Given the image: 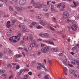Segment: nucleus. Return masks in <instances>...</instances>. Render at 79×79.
<instances>
[{
	"mask_svg": "<svg viewBox=\"0 0 79 79\" xmlns=\"http://www.w3.org/2000/svg\"><path fill=\"white\" fill-rule=\"evenodd\" d=\"M62 63H63L64 65L66 66L67 64H68V62H67V60H63L62 61Z\"/></svg>",
	"mask_w": 79,
	"mask_h": 79,
	"instance_id": "4468645a",
	"label": "nucleus"
},
{
	"mask_svg": "<svg viewBox=\"0 0 79 79\" xmlns=\"http://www.w3.org/2000/svg\"><path fill=\"white\" fill-rule=\"evenodd\" d=\"M16 21V20H13L12 21V25H14L15 24V22Z\"/></svg>",
	"mask_w": 79,
	"mask_h": 79,
	"instance_id": "aec40b11",
	"label": "nucleus"
},
{
	"mask_svg": "<svg viewBox=\"0 0 79 79\" xmlns=\"http://www.w3.org/2000/svg\"><path fill=\"white\" fill-rule=\"evenodd\" d=\"M48 50H49V48L47 47L43 48L41 49V51L43 53H46Z\"/></svg>",
	"mask_w": 79,
	"mask_h": 79,
	"instance_id": "39448f33",
	"label": "nucleus"
},
{
	"mask_svg": "<svg viewBox=\"0 0 79 79\" xmlns=\"http://www.w3.org/2000/svg\"><path fill=\"white\" fill-rule=\"evenodd\" d=\"M17 12H16V11H15L14 12V14H14V16H15V15H16V14H17Z\"/></svg>",
	"mask_w": 79,
	"mask_h": 79,
	"instance_id": "e2e57ef3",
	"label": "nucleus"
},
{
	"mask_svg": "<svg viewBox=\"0 0 79 79\" xmlns=\"http://www.w3.org/2000/svg\"><path fill=\"white\" fill-rule=\"evenodd\" d=\"M5 72V70H3L1 72V74H3V73H4Z\"/></svg>",
	"mask_w": 79,
	"mask_h": 79,
	"instance_id": "c03bdc74",
	"label": "nucleus"
},
{
	"mask_svg": "<svg viewBox=\"0 0 79 79\" xmlns=\"http://www.w3.org/2000/svg\"><path fill=\"white\" fill-rule=\"evenodd\" d=\"M31 4H32L34 6H35V7L36 8L40 9V8H42V4H41L40 2L37 3H35L34 0H32L31 1Z\"/></svg>",
	"mask_w": 79,
	"mask_h": 79,
	"instance_id": "7ed1b4c3",
	"label": "nucleus"
},
{
	"mask_svg": "<svg viewBox=\"0 0 79 79\" xmlns=\"http://www.w3.org/2000/svg\"><path fill=\"white\" fill-rule=\"evenodd\" d=\"M39 35L42 37H45V33L41 34L40 33L39 34Z\"/></svg>",
	"mask_w": 79,
	"mask_h": 79,
	"instance_id": "f3484780",
	"label": "nucleus"
},
{
	"mask_svg": "<svg viewBox=\"0 0 79 79\" xmlns=\"http://www.w3.org/2000/svg\"><path fill=\"white\" fill-rule=\"evenodd\" d=\"M72 74L75 77H76L77 76V74L76 73H73Z\"/></svg>",
	"mask_w": 79,
	"mask_h": 79,
	"instance_id": "37998d69",
	"label": "nucleus"
},
{
	"mask_svg": "<svg viewBox=\"0 0 79 79\" xmlns=\"http://www.w3.org/2000/svg\"><path fill=\"white\" fill-rule=\"evenodd\" d=\"M28 50L30 51H31V50H32V48L31 47V46H30V47H29V48H28Z\"/></svg>",
	"mask_w": 79,
	"mask_h": 79,
	"instance_id": "c756f323",
	"label": "nucleus"
},
{
	"mask_svg": "<svg viewBox=\"0 0 79 79\" xmlns=\"http://www.w3.org/2000/svg\"><path fill=\"white\" fill-rule=\"evenodd\" d=\"M74 63H76L77 64V65H79L78 66H77V68L78 69H79V61H77L76 60H74Z\"/></svg>",
	"mask_w": 79,
	"mask_h": 79,
	"instance_id": "ddd939ff",
	"label": "nucleus"
},
{
	"mask_svg": "<svg viewBox=\"0 0 79 79\" xmlns=\"http://www.w3.org/2000/svg\"><path fill=\"white\" fill-rule=\"evenodd\" d=\"M16 64L15 63H13L12 64V66H16Z\"/></svg>",
	"mask_w": 79,
	"mask_h": 79,
	"instance_id": "3c124183",
	"label": "nucleus"
},
{
	"mask_svg": "<svg viewBox=\"0 0 79 79\" xmlns=\"http://www.w3.org/2000/svg\"><path fill=\"white\" fill-rule=\"evenodd\" d=\"M3 64L4 65H6V62H3Z\"/></svg>",
	"mask_w": 79,
	"mask_h": 79,
	"instance_id": "0e129e2a",
	"label": "nucleus"
},
{
	"mask_svg": "<svg viewBox=\"0 0 79 79\" xmlns=\"http://www.w3.org/2000/svg\"><path fill=\"white\" fill-rule=\"evenodd\" d=\"M42 74V73H39L38 74V77H39L40 78V77H41V74Z\"/></svg>",
	"mask_w": 79,
	"mask_h": 79,
	"instance_id": "4be33fe9",
	"label": "nucleus"
},
{
	"mask_svg": "<svg viewBox=\"0 0 79 79\" xmlns=\"http://www.w3.org/2000/svg\"><path fill=\"white\" fill-rule=\"evenodd\" d=\"M4 77H6V75L4 73L2 74V75Z\"/></svg>",
	"mask_w": 79,
	"mask_h": 79,
	"instance_id": "603ef678",
	"label": "nucleus"
},
{
	"mask_svg": "<svg viewBox=\"0 0 79 79\" xmlns=\"http://www.w3.org/2000/svg\"><path fill=\"white\" fill-rule=\"evenodd\" d=\"M36 24H37V23L36 22H32L31 23V24L32 25V26H35V25Z\"/></svg>",
	"mask_w": 79,
	"mask_h": 79,
	"instance_id": "f704fd0d",
	"label": "nucleus"
},
{
	"mask_svg": "<svg viewBox=\"0 0 79 79\" xmlns=\"http://www.w3.org/2000/svg\"><path fill=\"white\" fill-rule=\"evenodd\" d=\"M44 37L48 38L49 37V34L47 33H44Z\"/></svg>",
	"mask_w": 79,
	"mask_h": 79,
	"instance_id": "dca6fc26",
	"label": "nucleus"
},
{
	"mask_svg": "<svg viewBox=\"0 0 79 79\" xmlns=\"http://www.w3.org/2000/svg\"><path fill=\"white\" fill-rule=\"evenodd\" d=\"M62 67V68H64V71H67L68 70L67 69V68H66L64 67Z\"/></svg>",
	"mask_w": 79,
	"mask_h": 79,
	"instance_id": "c85d7f7f",
	"label": "nucleus"
},
{
	"mask_svg": "<svg viewBox=\"0 0 79 79\" xmlns=\"http://www.w3.org/2000/svg\"><path fill=\"white\" fill-rule=\"evenodd\" d=\"M31 46L32 47H37V45L35 43H32L31 44Z\"/></svg>",
	"mask_w": 79,
	"mask_h": 79,
	"instance_id": "2eb2a0df",
	"label": "nucleus"
},
{
	"mask_svg": "<svg viewBox=\"0 0 79 79\" xmlns=\"http://www.w3.org/2000/svg\"><path fill=\"white\" fill-rule=\"evenodd\" d=\"M9 10H13V7L10 6L9 7Z\"/></svg>",
	"mask_w": 79,
	"mask_h": 79,
	"instance_id": "72a5a7b5",
	"label": "nucleus"
},
{
	"mask_svg": "<svg viewBox=\"0 0 79 79\" xmlns=\"http://www.w3.org/2000/svg\"><path fill=\"white\" fill-rule=\"evenodd\" d=\"M13 77V75H11L9 77V79H11V78H12Z\"/></svg>",
	"mask_w": 79,
	"mask_h": 79,
	"instance_id": "de8ad7c7",
	"label": "nucleus"
},
{
	"mask_svg": "<svg viewBox=\"0 0 79 79\" xmlns=\"http://www.w3.org/2000/svg\"><path fill=\"white\" fill-rule=\"evenodd\" d=\"M52 19H54V21H56V19L55 17H52Z\"/></svg>",
	"mask_w": 79,
	"mask_h": 79,
	"instance_id": "864d4df0",
	"label": "nucleus"
},
{
	"mask_svg": "<svg viewBox=\"0 0 79 79\" xmlns=\"http://www.w3.org/2000/svg\"><path fill=\"white\" fill-rule=\"evenodd\" d=\"M49 43H48V44H50L51 45H55V44H54V43H53V42L52 41L50 42L49 41Z\"/></svg>",
	"mask_w": 79,
	"mask_h": 79,
	"instance_id": "5701e85b",
	"label": "nucleus"
},
{
	"mask_svg": "<svg viewBox=\"0 0 79 79\" xmlns=\"http://www.w3.org/2000/svg\"><path fill=\"white\" fill-rule=\"evenodd\" d=\"M77 70H70L69 71V73H70V74H71L76 73H77Z\"/></svg>",
	"mask_w": 79,
	"mask_h": 79,
	"instance_id": "9d476101",
	"label": "nucleus"
},
{
	"mask_svg": "<svg viewBox=\"0 0 79 79\" xmlns=\"http://www.w3.org/2000/svg\"><path fill=\"white\" fill-rule=\"evenodd\" d=\"M24 50L26 51V52L27 53V52H28V50H27V49L26 48H24Z\"/></svg>",
	"mask_w": 79,
	"mask_h": 79,
	"instance_id": "e433bc0d",
	"label": "nucleus"
},
{
	"mask_svg": "<svg viewBox=\"0 0 79 79\" xmlns=\"http://www.w3.org/2000/svg\"><path fill=\"white\" fill-rule=\"evenodd\" d=\"M61 5H62V4L61 3H60L57 6V7L58 8H60V7L61 6Z\"/></svg>",
	"mask_w": 79,
	"mask_h": 79,
	"instance_id": "412c9836",
	"label": "nucleus"
},
{
	"mask_svg": "<svg viewBox=\"0 0 79 79\" xmlns=\"http://www.w3.org/2000/svg\"><path fill=\"white\" fill-rule=\"evenodd\" d=\"M37 68L38 70H40V69H41V67L40 66H38Z\"/></svg>",
	"mask_w": 79,
	"mask_h": 79,
	"instance_id": "c9c22d12",
	"label": "nucleus"
},
{
	"mask_svg": "<svg viewBox=\"0 0 79 79\" xmlns=\"http://www.w3.org/2000/svg\"><path fill=\"white\" fill-rule=\"evenodd\" d=\"M68 66H69L71 68H73V65L71 64H68Z\"/></svg>",
	"mask_w": 79,
	"mask_h": 79,
	"instance_id": "a19ab883",
	"label": "nucleus"
},
{
	"mask_svg": "<svg viewBox=\"0 0 79 79\" xmlns=\"http://www.w3.org/2000/svg\"><path fill=\"white\" fill-rule=\"evenodd\" d=\"M76 48H77V46H75L72 48V50L74 51V50H76Z\"/></svg>",
	"mask_w": 79,
	"mask_h": 79,
	"instance_id": "393cba45",
	"label": "nucleus"
},
{
	"mask_svg": "<svg viewBox=\"0 0 79 79\" xmlns=\"http://www.w3.org/2000/svg\"><path fill=\"white\" fill-rule=\"evenodd\" d=\"M18 27H19L20 29H21L23 28L22 31L23 32H26V30L25 28L24 27H23V26H22L21 25L19 24L18 26Z\"/></svg>",
	"mask_w": 79,
	"mask_h": 79,
	"instance_id": "6e6552de",
	"label": "nucleus"
},
{
	"mask_svg": "<svg viewBox=\"0 0 79 79\" xmlns=\"http://www.w3.org/2000/svg\"><path fill=\"white\" fill-rule=\"evenodd\" d=\"M38 65H40V66H42L43 68H45V66H44V65H41L39 63H38Z\"/></svg>",
	"mask_w": 79,
	"mask_h": 79,
	"instance_id": "473e14b6",
	"label": "nucleus"
},
{
	"mask_svg": "<svg viewBox=\"0 0 79 79\" xmlns=\"http://www.w3.org/2000/svg\"><path fill=\"white\" fill-rule=\"evenodd\" d=\"M51 10H54V8H53V5H52V4H51Z\"/></svg>",
	"mask_w": 79,
	"mask_h": 79,
	"instance_id": "2f4dec72",
	"label": "nucleus"
},
{
	"mask_svg": "<svg viewBox=\"0 0 79 79\" xmlns=\"http://www.w3.org/2000/svg\"><path fill=\"white\" fill-rule=\"evenodd\" d=\"M48 75H46L45 77L44 78L45 79H49V78H48Z\"/></svg>",
	"mask_w": 79,
	"mask_h": 79,
	"instance_id": "cd10ccee",
	"label": "nucleus"
},
{
	"mask_svg": "<svg viewBox=\"0 0 79 79\" xmlns=\"http://www.w3.org/2000/svg\"><path fill=\"white\" fill-rule=\"evenodd\" d=\"M21 73L20 72H18L17 73L18 76H20L21 75Z\"/></svg>",
	"mask_w": 79,
	"mask_h": 79,
	"instance_id": "052dcab7",
	"label": "nucleus"
},
{
	"mask_svg": "<svg viewBox=\"0 0 79 79\" xmlns=\"http://www.w3.org/2000/svg\"><path fill=\"white\" fill-rule=\"evenodd\" d=\"M36 53L37 55H40L41 54V52H40V50L38 49V50H37Z\"/></svg>",
	"mask_w": 79,
	"mask_h": 79,
	"instance_id": "a211bd4d",
	"label": "nucleus"
},
{
	"mask_svg": "<svg viewBox=\"0 0 79 79\" xmlns=\"http://www.w3.org/2000/svg\"><path fill=\"white\" fill-rule=\"evenodd\" d=\"M43 41L44 42H45L47 44H48V43H49V41H48L44 40V41Z\"/></svg>",
	"mask_w": 79,
	"mask_h": 79,
	"instance_id": "79ce46f5",
	"label": "nucleus"
},
{
	"mask_svg": "<svg viewBox=\"0 0 79 79\" xmlns=\"http://www.w3.org/2000/svg\"><path fill=\"white\" fill-rule=\"evenodd\" d=\"M41 27L40 26H39L36 27L37 29H41Z\"/></svg>",
	"mask_w": 79,
	"mask_h": 79,
	"instance_id": "5fc2aeb1",
	"label": "nucleus"
},
{
	"mask_svg": "<svg viewBox=\"0 0 79 79\" xmlns=\"http://www.w3.org/2000/svg\"><path fill=\"white\" fill-rule=\"evenodd\" d=\"M20 56H21V55L17 54L15 56V58H19V57H20Z\"/></svg>",
	"mask_w": 79,
	"mask_h": 79,
	"instance_id": "b1692460",
	"label": "nucleus"
},
{
	"mask_svg": "<svg viewBox=\"0 0 79 79\" xmlns=\"http://www.w3.org/2000/svg\"><path fill=\"white\" fill-rule=\"evenodd\" d=\"M23 72V70L21 69L20 70V73H22Z\"/></svg>",
	"mask_w": 79,
	"mask_h": 79,
	"instance_id": "4d7b16f0",
	"label": "nucleus"
},
{
	"mask_svg": "<svg viewBox=\"0 0 79 79\" xmlns=\"http://www.w3.org/2000/svg\"><path fill=\"white\" fill-rule=\"evenodd\" d=\"M23 40H21V43H24V38H23Z\"/></svg>",
	"mask_w": 79,
	"mask_h": 79,
	"instance_id": "49530a36",
	"label": "nucleus"
},
{
	"mask_svg": "<svg viewBox=\"0 0 79 79\" xmlns=\"http://www.w3.org/2000/svg\"><path fill=\"white\" fill-rule=\"evenodd\" d=\"M50 50L52 52H58V48H51Z\"/></svg>",
	"mask_w": 79,
	"mask_h": 79,
	"instance_id": "1a4fd4ad",
	"label": "nucleus"
},
{
	"mask_svg": "<svg viewBox=\"0 0 79 79\" xmlns=\"http://www.w3.org/2000/svg\"><path fill=\"white\" fill-rule=\"evenodd\" d=\"M73 3L75 6H72L73 7H76L77 6H79V3L78 2H75L74 1L73 2Z\"/></svg>",
	"mask_w": 79,
	"mask_h": 79,
	"instance_id": "9b49d317",
	"label": "nucleus"
},
{
	"mask_svg": "<svg viewBox=\"0 0 79 79\" xmlns=\"http://www.w3.org/2000/svg\"><path fill=\"white\" fill-rule=\"evenodd\" d=\"M32 6H29L27 7V8L31 9V8H32Z\"/></svg>",
	"mask_w": 79,
	"mask_h": 79,
	"instance_id": "774afa93",
	"label": "nucleus"
},
{
	"mask_svg": "<svg viewBox=\"0 0 79 79\" xmlns=\"http://www.w3.org/2000/svg\"><path fill=\"white\" fill-rule=\"evenodd\" d=\"M16 69H19V65H18L16 67Z\"/></svg>",
	"mask_w": 79,
	"mask_h": 79,
	"instance_id": "09e8293b",
	"label": "nucleus"
},
{
	"mask_svg": "<svg viewBox=\"0 0 79 79\" xmlns=\"http://www.w3.org/2000/svg\"><path fill=\"white\" fill-rule=\"evenodd\" d=\"M69 17V13L67 11H65L63 13L62 17L63 19H65Z\"/></svg>",
	"mask_w": 79,
	"mask_h": 79,
	"instance_id": "20e7f679",
	"label": "nucleus"
},
{
	"mask_svg": "<svg viewBox=\"0 0 79 79\" xmlns=\"http://www.w3.org/2000/svg\"><path fill=\"white\" fill-rule=\"evenodd\" d=\"M10 24V21H8L7 23V24Z\"/></svg>",
	"mask_w": 79,
	"mask_h": 79,
	"instance_id": "13d9d810",
	"label": "nucleus"
},
{
	"mask_svg": "<svg viewBox=\"0 0 79 79\" xmlns=\"http://www.w3.org/2000/svg\"><path fill=\"white\" fill-rule=\"evenodd\" d=\"M65 5L64 4H63L61 6L62 8L63 9H64V8H65Z\"/></svg>",
	"mask_w": 79,
	"mask_h": 79,
	"instance_id": "ea45409f",
	"label": "nucleus"
},
{
	"mask_svg": "<svg viewBox=\"0 0 79 79\" xmlns=\"http://www.w3.org/2000/svg\"><path fill=\"white\" fill-rule=\"evenodd\" d=\"M15 10H23V8L21 7L15 6Z\"/></svg>",
	"mask_w": 79,
	"mask_h": 79,
	"instance_id": "f8f14e48",
	"label": "nucleus"
},
{
	"mask_svg": "<svg viewBox=\"0 0 79 79\" xmlns=\"http://www.w3.org/2000/svg\"><path fill=\"white\" fill-rule=\"evenodd\" d=\"M24 79H29V77H28V75H25L23 77Z\"/></svg>",
	"mask_w": 79,
	"mask_h": 79,
	"instance_id": "6ab92c4d",
	"label": "nucleus"
},
{
	"mask_svg": "<svg viewBox=\"0 0 79 79\" xmlns=\"http://www.w3.org/2000/svg\"><path fill=\"white\" fill-rule=\"evenodd\" d=\"M8 66L9 68H11L12 65H11V64H8Z\"/></svg>",
	"mask_w": 79,
	"mask_h": 79,
	"instance_id": "58836bf2",
	"label": "nucleus"
},
{
	"mask_svg": "<svg viewBox=\"0 0 79 79\" xmlns=\"http://www.w3.org/2000/svg\"><path fill=\"white\" fill-rule=\"evenodd\" d=\"M10 24H7L6 27L8 28H9V27H10Z\"/></svg>",
	"mask_w": 79,
	"mask_h": 79,
	"instance_id": "8fccbe9b",
	"label": "nucleus"
},
{
	"mask_svg": "<svg viewBox=\"0 0 79 79\" xmlns=\"http://www.w3.org/2000/svg\"><path fill=\"white\" fill-rule=\"evenodd\" d=\"M37 18L38 19H40L41 17H40L39 16H37Z\"/></svg>",
	"mask_w": 79,
	"mask_h": 79,
	"instance_id": "338daca9",
	"label": "nucleus"
},
{
	"mask_svg": "<svg viewBox=\"0 0 79 79\" xmlns=\"http://www.w3.org/2000/svg\"><path fill=\"white\" fill-rule=\"evenodd\" d=\"M26 3V0H19V3L20 5H24Z\"/></svg>",
	"mask_w": 79,
	"mask_h": 79,
	"instance_id": "0eeeda50",
	"label": "nucleus"
},
{
	"mask_svg": "<svg viewBox=\"0 0 79 79\" xmlns=\"http://www.w3.org/2000/svg\"><path fill=\"white\" fill-rule=\"evenodd\" d=\"M48 14V13H46L45 14V16L46 18H48V16H49Z\"/></svg>",
	"mask_w": 79,
	"mask_h": 79,
	"instance_id": "7c9ffc66",
	"label": "nucleus"
},
{
	"mask_svg": "<svg viewBox=\"0 0 79 79\" xmlns=\"http://www.w3.org/2000/svg\"><path fill=\"white\" fill-rule=\"evenodd\" d=\"M9 32L10 34L13 33V31L11 29H10L9 30Z\"/></svg>",
	"mask_w": 79,
	"mask_h": 79,
	"instance_id": "4c0bfd02",
	"label": "nucleus"
},
{
	"mask_svg": "<svg viewBox=\"0 0 79 79\" xmlns=\"http://www.w3.org/2000/svg\"><path fill=\"white\" fill-rule=\"evenodd\" d=\"M71 28L73 31H75L77 29V26L76 24H74L72 26Z\"/></svg>",
	"mask_w": 79,
	"mask_h": 79,
	"instance_id": "423d86ee",
	"label": "nucleus"
},
{
	"mask_svg": "<svg viewBox=\"0 0 79 79\" xmlns=\"http://www.w3.org/2000/svg\"><path fill=\"white\" fill-rule=\"evenodd\" d=\"M20 36H21V34L20 33H19L18 35L10 37L9 39V40L11 42L16 43V42H17V40H18V41L20 39L19 37H20Z\"/></svg>",
	"mask_w": 79,
	"mask_h": 79,
	"instance_id": "f257e3e1",
	"label": "nucleus"
},
{
	"mask_svg": "<svg viewBox=\"0 0 79 79\" xmlns=\"http://www.w3.org/2000/svg\"><path fill=\"white\" fill-rule=\"evenodd\" d=\"M3 6V3H0V7Z\"/></svg>",
	"mask_w": 79,
	"mask_h": 79,
	"instance_id": "680f3d73",
	"label": "nucleus"
},
{
	"mask_svg": "<svg viewBox=\"0 0 79 79\" xmlns=\"http://www.w3.org/2000/svg\"><path fill=\"white\" fill-rule=\"evenodd\" d=\"M45 45L44 44H41V46L42 47H43L44 46H45Z\"/></svg>",
	"mask_w": 79,
	"mask_h": 79,
	"instance_id": "69168bd1",
	"label": "nucleus"
},
{
	"mask_svg": "<svg viewBox=\"0 0 79 79\" xmlns=\"http://www.w3.org/2000/svg\"><path fill=\"white\" fill-rule=\"evenodd\" d=\"M40 22L39 23L42 25L43 26H47L48 27H50V29L52 30V31H55V29L52 27H50V25H49L48 23H46L44 20H40Z\"/></svg>",
	"mask_w": 79,
	"mask_h": 79,
	"instance_id": "f03ea898",
	"label": "nucleus"
},
{
	"mask_svg": "<svg viewBox=\"0 0 79 79\" xmlns=\"http://www.w3.org/2000/svg\"><path fill=\"white\" fill-rule=\"evenodd\" d=\"M63 54L62 53H60L59 54L60 56H63Z\"/></svg>",
	"mask_w": 79,
	"mask_h": 79,
	"instance_id": "bf43d9fd",
	"label": "nucleus"
},
{
	"mask_svg": "<svg viewBox=\"0 0 79 79\" xmlns=\"http://www.w3.org/2000/svg\"><path fill=\"white\" fill-rule=\"evenodd\" d=\"M29 39H30V40H32L33 39L32 36L31 35H30L29 37Z\"/></svg>",
	"mask_w": 79,
	"mask_h": 79,
	"instance_id": "a878e982",
	"label": "nucleus"
},
{
	"mask_svg": "<svg viewBox=\"0 0 79 79\" xmlns=\"http://www.w3.org/2000/svg\"><path fill=\"white\" fill-rule=\"evenodd\" d=\"M71 64H73V65H76V63H75L74 62H74L73 61H71Z\"/></svg>",
	"mask_w": 79,
	"mask_h": 79,
	"instance_id": "bb28decb",
	"label": "nucleus"
},
{
	"mask_svg": "<svg viewBox=\"0 0 79 79\" xmlns=\"http://www.w3.org/2000/svg\"><path fill=\"white\" fill-rule=\"evenodd\" d=\"M6 35L7 37H10V36H11V34H7Z\"/></svg>",
	"mask_w": 79,
	"mask_h": 79,
	"instance_id": "6e6d98bb",
	"label": "nucleus"
},
{
	"mask_svg": "<svg viewBox=\"0 0 79 79\" xmlns=\"http://www.w3.org/2000/svg\"><path fill=\"white\" fill-rule=\"evenodd\" d=\"M69 22H71V20L69 19H67V23H69Z\"/></svg>",
	"mask_w": 79,
	"mask_h": 79,
	"instance_id": "a18cd8bd",
	"label": "nucleus"
}]
</instances>
